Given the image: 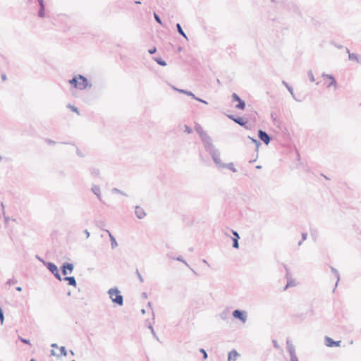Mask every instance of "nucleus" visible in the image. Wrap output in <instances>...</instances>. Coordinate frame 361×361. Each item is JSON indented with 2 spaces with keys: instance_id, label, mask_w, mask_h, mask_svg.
<instances>
[{
  "instance_id": "32",
  "label": "nucleus",
  "mask_w": 361,
  "mask_h": 361,
  "mask_svg": "<svg viewBox=\"0 0 361 361\" xmlns=\"http://www.w3.org/2000/svg\"><path fill=\"white\" fill-rule=\"evenodd\" d=\"M67 108L71 109V111L77 113L78 114H80L79 110H78V109L76 106H75L73 105H71V104H68L67 105Z\"/></svg>"
},
{
  "instance_id": "5",
  "label": "nucleus",
  "mask_w": 361,
  "mask_h": 361,
  "mask_svg": "<svg viewBox=\"0 0 361 361\" xmlns=\"http://www.w3.org/2000/svg\"><path fill=\"white\" fill-rule=\"evenodd\" d=\"M217 159L218 160H216L217 162H214L215 164L216 165V166L221 169H228L229 170H231V171L233 172H236L237 170L234 167V164L233 162H230V163H228V164H224L221 161V159H220V155H218L217 156Z\"/></svg>"
},
{
  "instance_id": "11",
  "label": "nucleus",
  "mask_w": 361,
  "mask_h": 361,
  "mask_svg": "<svg viewBox=\"0 0 361 361\" xmlns=\"http://www.w3.org/2000/svg\"><path fill=\"white\" fill-rule=\"evenodd\" d=\"M235 123L238 124L240 126L243 127L245 129L250 130L251 125L248 124V121L245 119V118L241 116L236 117Z\"/></svg>"
},
{
  "instance_id": "22",
  "label": "nucleus",
  "mask_w": 361,
  "mask_h": 361,
  "mask_svg": "<svg viewBox=\"0 0 361 361\" xmlns=\"http://www.w3.org/2000/svg\"><path fill=\"white\" fill-rule=\"evenodd\" d=\"M239 356H240V354L235 350L233 349L228 353V361H231V360L235 361L237 359V357Z\"/></svg>"
},
{
  "instance_id": "63",
  "label": "nucleus",
  "mask_w": 361,
  "mask_h": 361,
  "mask_svg": "<svg viewBox=\"0 0 361 361\" xmlns=\"http://www.w3.org/2000/svg\"><path fill=\"white\" fill-rule=\"evenodd\" d=\"M51 347H52L54 348H58V345L56 343H52L51 345Z\"/></svg>"
},
{
  "instance_id": "3",
  "label": "nucleus",
  "mask_w": 361,
  "mask_h": 361,
  "mask_svg": "<svg viewBox=\"0 0 361 361\" xmlns=\"http://www.w3.org/2000/svg\"><path fill=\"white\" fill-rule=\"evenodd\" d=\"M108 294L114 303L119 306H122L123 305V297L118 288L114 287L110 288L108 290Z\"/></svg>"
},
{
  "instance_id": "59",
  "label": "nucleus",
  "mask_w": 361,
  "mask_h": 361,
  "mask_svg": "<svg viewBox=\"0 0 361 361\" xmlns=\"http://www.w3.org/2000/svg\"><path fill=\"white\" fill-rule=\"evenodd\" d=\"M84 233H85L87 238L90 237V232L87 229L84 231Z\"/></svg>"
},
{
  "instance_id": "43",
  "label": "nucleus",
  "mask_w": 361,
  "mask_h": 361,
  "mask_svg": "<svg viewBox=\"0 0 361 361\" xmlns=\"http://www.w3.org/2000/svg\"><path fill=\"white\" fill-rule=\"evenodd\" d=\"M16 283H17V281L16 279H10L6 282V283L8 284L9 286L15 284Z\"/></svg>"
},
{
  "instance_id": "33",
  "label": "nucleus",
  "mask_w": 361,
  "mask_h": 361,
  "mask_svg": "<svg viewBox=\"0 0 361 361\" xmlns=\"http://www.w3.org/2000/svg\"><path fill=\"white\" fill-rule=\"evenodd\" d=\"M112 192H114V193H118V194H121L122 195H124V196H127V194L125 193L123 191L116 188H114L112 189Z\"/></svg>"
},
{
  "instance_id": "18",
  "label": "nucleus",
  "mask_w": 361,
  "mask_h": 361,
  "mask_svg": "<svg viewBox=\"0 0 361 361\" xmlns=\"http://www.w3.org/2000/svg\"><path fill=\"white\" fill-rule=\"evenodd\" d=\"M330 269H331V271L332 272V274H334L335 275V276L336 277L335 287L333 289V293H334L336 291V287L338 286V283L340 281V274H339L338 271L336 268H334L333 267H330Z\"/></svg>"
},
{
  "instance_id": "14",
  "label": "nucleus",
  "mask_w": 361,
  "mask_h": 361,
  "mask_svg": "<svg viewBox=\"0 0 361 361\" xmlns=\"http://www.w3.org/2000/svg\"><path fill=\"white\" fill-rule=\"evenodd\" d=\"M39 5V9L37 12L38 17L43 18L45 17V4L44 0H37Z\"/></svg>"
},
{
  "instance_id": "58",
  "label": "nucleus",
  "mask_w": 361,
  "mask_h": 361,
  "mask_svg": "<svg viewBox=\"0 0 361 361\" xmlns=\"http://www.w3.org/2000/svg\"><path fill=\"white\" fill-rule=\"evenodd\" d=\"M167 257L170 259H176V257H174L171 253H168L167 254Z\"/></svg>"
},
{
  "instance_id": "53",
  "label": "nucleus",
  "mask_w": 361,
  "mask_h": 361,
  "mask_svg": "<svg viewBox=\"0 0 361 361\" xmlns=\"http://www.w3.org/2000/svg\"><path fill=\"white\" fill-rule=\"evenodd\" d=\"M4 215V222L6 224H7L10 220V217L9 216H6V214H3Z\"/></svg>"
},
{
  "instance_id": "28",
  "label": "nucleus",
  "mask_w": 361,
  "mask_h": 361,
  "mask_svg": "<svg viewBox=\"0 0 361 361\" xmlns=\"http://www.w3.org/2000/svg\"><path fill=\"white\" fill-rule=\"evenodd\" d=\"M348 59L350 61H356L357 63H360L359 59L356 54L355 53H349Z\"/></svg>"
},
{
  "instance_id": "13",
  "label": "nucleus",
  "mask_w": 361,
  "mask_h": 361,
  "mask_svg": "<svg viewBox=\"0 0 361 361\" xmlns=\"http://www.w3.org/2000/svg\"><path fill=\"white\" fill-rule=\"evenodd\" d=\"M341 341H334L329 336H325V345L328 347H339L341 345Z\"/></svg>"
},
{
  "instance_id": "57",
  "label": "nucleus",
  "mask_w": 361,
  "mask_h": 361,
  "mask_svg": "<svg viewBox=\"0 0 361 361\" xmlns=\"http://www.w3.org/2000/svg\"><path fill=\"white\" fill-rule=\"evenodd\" d=\"M147 327L150 329L151 331H153V330H154L152 324L150 322H149Z\"/></svg>"
},
{
  "instance_id": "56",
  "label": "nucleus",
  "mask_w": 361,
  "mask_h": 361,
  "mask_svg": "<svg viewBox=\"0 0 361 361\" xmlns=\"http://www.w3.org/2000/svg\"><path fill=\"white\" fill-rule=\"evenodd\" d=\"M151 333H152V334L153 337H154V338H156L158 341H159V339L158 336H157V334H156V332L154 331V330H153V331H151Z\"/></svg>"
},
{
  "instance_id": "42",
  "label": "nucleus",
  "mask_w": 361,
  "mask_h": 361,
  "mask_svg": "<svg viewBox=\"0 0 361 361\" xmlns=\"http://www.w3.org/2000/svg\"><path fill=\"white\" fill-rule=\"evenodd\" d=\"M234 49H234V47H233L232 46H231V47H227V49H226V51H227V53H228L229 55H231L232 54H233V53H234Z\"/></svg>"
},
{
  "instance_id": "15",
  "label": "nucleus",
  "mask_w": 361,
  "mask_h": 361,
  "mask_svg": "<svg viewBox=\"0 0 361 361\" xmlns=\"http://www.w3.org/2000/svg\"><path fill=\"white\" fill-rule=\"evenodd\" d=\"M283 267L286 270V276L287 279V284L284 288V290H286L288 287L294 286V284H293V281L292 280V279L289 277L290 271H289V269L288 268L287 265L283 264Z\"/></svg>"
},
{
  "instance_id": "23",
  "label": "nucleus",
  "mask_w": 361,
  "mask_h": 361,
  "mask_svg": "<svg viewBox=\"0 0 361 361\" xmlns=\"http://www.w3.org/2000/svg\"><path fill=\"white\" fill-rule=\"evenodd\" d=\"M176 29H177V32L179 33V35L183 36L187 41H188V36L186 35V34L183 31L180 24V23H176Z\"/></svg>"
},
{
  "instance_id": "36",
  "label": "nucleus",
  "mask_w": 361,
  "mask_h": 361,
  "mask_svg": "<svg viewBox=\"0 0 361 361\" xmlns=\"http://www.w3.org/2000/svg\"><path fill=\"white\" fill-rule=\"evenodd\" d=\"M307 75H308V78L310 79V80L311 82H314L315 81V79H314V75H313V73L311 70H310L308 72H307Z\"/></svg>"
},
{
  "instance_id": "27",
  "label": "nucleus",
  "mask_w": 361,
  "mask_h": 361,
  "mask_svg": "<svg viewBox=\"0 0 361 361\" xmlns=\"http://www.w3.org/2000/svg\"><path fill=\"white\" fill-rule=\"evenodd\" d=\"M248 138H249L250 140H252V142H253L254 144H255V145H256L255 151H256V152H258V150H259V146L261 145V142H260V141H259L258 140H257V139H255V138H253V137H250V136H248Z\"/></svg>"
},
{
  "instance_id": "60",
  "label": "nucleus",
  "mask_w": 361,
  "mask_h": 361,
  "mask_svg": "<svg viewBox=\"0 0 361 361\" xmlns=\"http://www.w3.org/2000/svg\"><path fill=\"white\" fill-rule=\"evenodd\" d=\"M6 78H7V77H6V74L4 73L1 75V79L3 81H5L6 80Z\"/></svg>"
},
{
  "instance_id": "1",
  "label": "nucleus",
  "mask_w": 361,
  "mask_h": 361,
  "mask_svg": "<svg viewBox=\"0 0 361 361\" xmlns=\"http://www.w3.org/2000/svg\"><path fill=\"white\" fill-rule=\"evenodd\" d=\"M200 139L204 145L205 150L210 154L214 162H217V156L220 155V152L213 145L212 137L207 134Z\"/></svg>"
},
{
  "instance_id": "31",
  "label": "nucleus",
  "mask_w": 361,
  "mask_h": 361,
  "mask_svg": "<svg viewBox=\"0 0 361 361\" xmlns=\"http://www.w3.org/2000/svg\"><path fill=\"white\" fill-rule=\"evenodd\" d=\"M282 84L287 88V90H288V92L290 93V94H293V87L289 85V84L286 82L285 80H283L282 81Z\"/></svg>"
},
{
  "instance_id": "52",
  "label": "nucleus",
  "mask_w": 361,
  "mask_h": 361,
  "mask_svg": "<svg viewBox=\"0 0 361 361\" xmlns=\"http://www.w3.org/2000/svg\"><path fill=\"white\" fill-rule=\"evenodd\" d=\"M76 154H78V156H79L80 157H84V154L81 152V151L80 150L79 148H77Z\"/></svg>"
},
{
  "instance_id": "12",
  "label": "nucleus",
  "mask_w": 361,
  "mask_h": 361,
  "mask_svg": "<svg viewBox=\"0 0 361 361\" xmlns=\"http://www.w3.org/2000/svg\"><path fill=\"white\" fill-rule=\"evenodd\" d=\"M322 77L323 78H326L330 80V82H329L327 85H326V87L327 88H329L331 87H334L335 89L337 88V82L334 78V76L333 75H331V74H326V73H323L322 74Z\"/></svg>"
},
{
  "instance_id": "37",
  "label": "nucleus",
  "mask_w": 361,
  "mask_h": 361,
  "mask_svg": "<svg viewBox=\"0 0 361 361\" xmlns=\"http://www.w3.org/2000/svg\"><path fill=\"white\" fill-rule=\"evenodd\" d=\"M60 353H61V355H63V356L67 355V350H66L65 346L60 347Z\"/></svg>"
},
{
  "instance_id": "47",
  "label": "nucleus",
  "mask_w": 361,
  "mask_h": 361,
  "mask_svg": "<svg viewBox=\"0 0 361 361\" xmlns=\"http://www.w3.org/2000/svg\"><path fill=\"white\" fill-rule=\"evenodd\" d=\"M157 51V48L155 47H153L152 48L149 49L148 50V52L149 54H154Z\"/></svg>"
},
{
  "instance_id": "7",
  "label": "nucleus",
  "mask_w": 361,
  "mask_h": 361,
  "mask_svg": "<svg viewBox=\"0 0 361 361\" xmlns=\"http://www.w3.org/2000/svg\"><path fill=\"white\" fill-rule=\"evenodd\" d=\"M286 346L287 350L290 354V361H298V357L295 354V347L290 340H286Z\"/></svg>"
},
{
  "instance_id": "61",
  "label": "nucleus",
  "mask_w": 361,
  "mask_h": 361,
  "mask_svg": "<svg viewBox=\"0 0 361 361\" xmlns=\"http://www.w3.org/2000/svg\"><path fill=\"white\" fill-rule=\"evenodd\" d=\"M142 298H147V293L143 292V293H142Z\"/></svg>"
},
{
  "instance_id": "10",
  "label": "nucleus",
  "mask_w": 361,
  "mask_h": 361,
  "mask_svg": "<svg viewBox=\"0 0 361 361\" xmlns=\"http://www.w3.org/2000/svg\"><path fill=\"white\" fill-rule=\"evenodd\" d=\"M74 269V265L72 263L64 262L61 267V274L65 276L68 274H71Z\"/></svg>"
},
{
  "instance_id": "9",
  "label": "nucleus",
  "mask_w": 361,
  "mask_h": 361,
  "mask_svg": "<svg viewBox=\"0 0 361 361\" xmlns=\"http://www.w3.org/2000/svg\"><path fill=\"white\" fill-rule=\"evenodd\" d=\"M258 137L265 145H269L272 140V137L269 135L266 131L261 129L258 130Z\"/></svg>"
},
{
  "instance_id": "6",
  "label": "nucleus",
  "mask_w": 361,
  "mask_h": 361,
  "mask_svg": "<svg viewBox=\"0 0 361 361\" xmlns=\"http://www.w3.org/2000/svg\"><path fill=\"white\" fill-rule=\"evenodd\" d=\"M232 315L235 319H239L243 323L247 321V314L245 310H235L232 312Z\"/></svg>"
},
{
  "instance_id": "8",
  "label": "nucleus",
  "mask_w": 361,
  "mask_h": 361,
  "mask_svg": "<svg viewBox=\"0 0 361 361\" xmlns=\"http://www.w3.org/2000/svg\"><path fill=\"white\" fill-rule=\"evenodd\" d=\"M232 102H237L238 104L235 106V107L237 109L243 110L246 104L244 100H243L238 94L233 93L231 95Z\"/></svg>"
},
{
  "instance_id": "34",
  "label": "nucleus",
  "mask_w": 361,
  "mask_h": 361,
  "mask_svg": "<svg viewBox=\"0 0 361 361\" xmlns=\"http://www.w3.org/2000/svg\"><path fill=\"white\" fill-rule=\"evenodd\" d=\"M154 18L155 21H156L157 23H159V24H160V25H162V21H161V18H160V17H159V16L157 13H156L155 12L154 13Z\"/></svg>"
},
{
  "instance_id": "25",
  "label": "nucleus",
  "mask_w": 361,
  "mask_h": 361,
  "mask_svg": "<svg viewBox=\"0 0 361 361\" xmlns=\"http://www.w3.org/2000/svg\"><path fill=\"white\" fill-rule=\"evenodd\" d=\"M106 231L109 233V237H110V241H111V246L112 249H114L118 246L117 241L116 240V238L111 235V233L106 230Z\"/></svg>"
},
{
  "instance_id": "51",
  "label": "nucleus",
  "mask_w": 361,
  "mask_h": 361,
  "mask_svg": "<svg viewBox=\"0 0 361 361\" xmlns=\"http://www.w3.org/2000/svg\"><path fill=\"white\" fill-rule=\"evenodd\" d=\"M232 233L233 235H234V238H238V239H240V235L238 234V233L234 230H232Z\"/></svg>"
},
{
  "instance_id": "39",
  "label": "nucleus",
  "mask_w": 361,
  "mask_h": 361,
  "mask_svg": "<svg viewBox=\"0 0 361 361\" xmlns=\"http://www.w3.org/2000/svg\"><path fill=\"white\" fill-rule=\"evenodd\" d=\"M18 339L23 343L25 344H28V345H30V341L29 339H27V338H22L20 336L18 337Z\"/></svg>"
},
{
  "instance_id": "24",
  "label": "nucleus",
  "mask_w": 361,
  "mask_h": 361,
  "mask_svg": "<svg viewBox=\"0 0 361 361\" xmlns=\"http://www.w3.org/2000/svg\"><path fill=\"white\" fill-rule=\"evenodd\" d=\"M173 88L180 93H183V94H185L192 97V98H195V94L191 91H188L187 90L178 89L175 87H173Z\"/></svg>"
},
{
  "instance_id": "17",
  "label": "nucleus",
  "mask_w": 361,
  "mask_h": 361,
  "mask_svg": "<svg viewBox=\"0 0 361 361\" xmlns=\"http://www.w3.org/2000/svg\"><path fill=\"white\" fill-rule=\"evenodd\" d=\"M135 214L139 219H142L146 216L145 210L140 206L135 207Z\"/></svg>"
},
{
  "instance_id": "40",
  "label": "nucleus",
  "mask_w": 361,
  "mask_h": 361,
  "mask_svg": "<svg viewBox=\"0 0 361 361\" xmlns=\"http://www.w3.org/2000/svg\"><path fill=\"white\" fill-rule=\"evenodd\" d=\"M184 128H185L184 131L185 133H187L188 134H190L192 133V129L190 126L185 125Z\"/></svg>"
},
{
  "instance_id": "26",
  "label": "nucleus",
  "mask_w": 361,
  "mask_h": 361,
  "mask_svg": "<svg viewBox=\"0 0 361 361\" xmlns=\"http://www.w3.org/2000/svg\"><path fill=\"white\" fill-rule=\"evenodd\" d=\"M154 60L161 66H166L167 64L166 62L161 57H154Z\"/></svg>"
},
{
  "instance_id": "16",
  "label": "nucleus",
  "mask_w": 361,
  "mask_h": 361,
  "mask_svg": "<svg viewBox=\"0 0 361 361\" xmlns=\"http://www.w3.org/2000/svg\"><path fill=\"white\" fill-rule=\"evenodd\" d=\"M286 6L291 12H293L298 16H301V13L298 7L293 2L288 3Z\"/></svg>"
},
{
  "instance_id": "41",
  "label": "nucleus",
  "mask_w": 361,
  "mask_h": 361,
  "mask_svg": "<svg viewBox=\"0 0 361 361\" xmlns=\"http://www.w3.org/2000/svg\"><path fill=\"white\" fill-rule=\"evenodd\" d=\"M138 279H139V281H140V283H143L144 282V279H143V277L142 276L141 274L139 272L138 269H136V271H135Z\"/></svg>"
},
{
  "instance_id": "20",
  "label": "nucleus",
  "mask_w": 361,
  "mask_h": 361,
  "mask_svg": "<svg viewBox=\"0 0 361 361\" xmlns=\"http://www.w3.org/2000/svg\"><path fill=\"white\" fill-rule=\"evenodd\" d=\"M91 190L92 192L97 196L98 200L102 201L100 187L97 185H93Z\"/></svg>"
},
{
  "instance_id": "38",
  "label": "nucleus",
  "mask_w": 361,
  "mask_h": 361,
  "mask_svg": "<svg viewBox=\"0 0 361 361\" xmlns=\"http://www.w3.org/2000/svg\"><path fill=\"white\" fill-rule=\"evenodd\" d=\"M176 260L183 262L184 264H185L187 267H189V264L187 263L186 261H185L182 256H178L176 257Z\"/></svg>"
},
{
  "instance_id": "21",
  "label": "nucleus",
  "mask_w": 361,
  "mask_h": 361,
  "mask_svg": "<svg viewBox=\"0 0 361 361\" xmlns=\"http://www.w3.org/2000/svg\"><path fill=\"white\" fill-rule=\"evenodd\" d=\"M195 130L197 133L199 135L200 137H202L206 135L207 133L203 130V128L198 123H196L195 126Z\"/></svg>"
},
{
  "instance_id": "44",
  "label": "nucleus",
  "mask_w": 361,
  "mask_h": 361,
  "mask_svg": "<svg viewBox=\"0 0 361 361\" xmlns=\"http://www.w3.org/2000/svg\"><path fill=\"white\" fill-rule=\"evenodd\" d=\"M200 352L203 355V359L207 358V353L204 348H200Z\"/></svg>"
},
{
  "instance_id": "54",
  "label": "nucleus",
  "mask_w": 361,
  "mask_h": 361,
  "mask_svg": "<svg viewBox=\"0 0 361 361\" xmlns=\"http://www.w3.org/2000/svg\"><path fill=\"white\" fill-rule=\"evenodd\" d=\"M302 241H304L307 239V233H302Z\"/></svg>"
},
{
  "instance_id": "62",
  "label": "nucleus",
  "mask_w": 361,
  "mask_h": 361,
  "mask_svg": "<svg viewBox=\"0 0 361 361\" xmlns=\"http://www.w3.org/2000/svg\"><path fill=\"white\" fill-rule=\"evenodd\" d=\"M1 209H2V212H3V214H4L5 213V211H4V204L3 202L1 203Z\"/></svg>"
},
{
  "instance_id": "2",
  "label": "nucleus",
  "mask_w": 361,
  "mask_h": 361,
  "mask_svg": "<svg viewBox=\"0 0 361 361\" xmlns=\"http://www.w3.org/2000/svg\"><path fill=\"white\" fill-rule=\"evenodd\" d=\"M68 82L75 88L80 90L92 87V84L88 81L87 78L80 74L75 75L72 79L69 80Z\"/></svg>"
},
{
  "instance_id": "48",
  "label": "nucleus",
  "mask_w": 361,
  "mask_h": 361,
  "mask_svg": "<svg viewBox=\"0 0 361 361\" xmlns=\"http://www.w3.org/2000/svg\"><path fill=\"white\" fill-rule=\"evenodd\" d=\"M272 343H273V346L276 348V349H279L280 348V346L278 344V342L276 340H273L272 341Z\"/></svg>"
},
{
  "instance_id": "50",
  "label": "nucleus",
  "mask_w": 361,
  "mask_h": 361,
  "mask_svg": "<svg viewBox=\"0 0 361 361\" xmlns=\"http://www.w3.org/2000/svg\"><path fill=\"white\" fill-rule=\"evenodd\" d=\"M193 99L197 100V101H198V102H202V103L207 104V102L205 100H204L202 99H200V98L196 97L195 95V98H193Z\"/></svg>"
},
{
  "instance_id": "64",
  "label": "nucleus",
  "mask_w": 361,
  "mask_h": 361,
  "mask_svg": "<svg viewBox=\"0 0 361 361\" xmlns=\"http://www.w3.org/2000/svg\"><path fill=\"white\" fill-rule=\"evenodd\" d=\"M16 290L18 292H20L22 290V288L20 286H18L16 288Z\"/></svg>"
},
{
  "instance_id": "19",
  "label": "nucleus",
  "mask_w": 361,
  "mask_h": 361,
  "mask_svg": "<svg viewBox=\"0 0 361 361\" xmlns=\"http://www.w3.org/2000/svg\"><path fill=\"white\" fill-rule=\"evenodd\" d=\"M62 281H66L68 282V285L73 286L74 287H76L77 282L74 276H65L63 278H62Z\"/></svg>"
},
{
  "instance_id": "4",
  "label": "nucleus",
  "mask_w": 361,
  "mask_h": 361,
  "mask_svg": "<svg viewBox=\"0 0 361 361\" xmlns=\"http://www.w3.org/2000/svg\"><path fill=\"white\" fill-rule=\"evenodd\" d=\"M42 262L57 280L60 281H62V277L59 273V270L54 263L47 262L45 260H42Z\"/></svg>"
},
{
  "instance_id": "55",
  "label": "nucleus",
  "mask_w": 361,
  "mask_h": 361,
  "mask_svg": "<svg viewBox=\"0 0 361 361\" xmlns=\"http://www.w3.org/2000/svg\"><path fill=\"white\" fill-rule=\"evenodd\" d=\"M46 142L49 144V145H54L56 143L55 141L51 140V139H47L46 140Z\"/></svg>"
},
{
  "instance_id": "29",
  "label": "nucleus",
  "mask_w": 361,
  "mask_h": 361,
  "mask_svg": "<svg viewBox=\"0 0 361 361\" xmlns=\"http://www.w3.org/2000/svg\"><path fill=\"white\" fill-rule=\"evenodd\" d=\"M228 314L229 312L228 310H224L220 313L219 317L222 320H226L228 317Z\"/></svg>"
},
{
  "instance_id": "46",
  "label": "nucleus",
  "mask_w": 361,
  "mask_h": 361,
  "mask_svg": "<svg viewBox=\"0 0 361 361\" xmlns=\"http://www.w3.org/2000/svg\"><path fill=\"white\" fill-rule=\"evenodd\" d=\"M331 44L332 45H334L335 47H336V48H338V49H343V45L338 44H337V43H336V42H331Z\"/></svg>"
},
{
  "instance_id": "49",
  "label": "nucleus",
  "mask_w": 361,
  "mask_h": 361,
  "mask_svg": "<svg viewBox=\"0 0 361 361\" xmlns=\"http://www.w3.org/2000/svg\"><path fill=\"white\" fill-rule=\"evenodd\" d=\"M227 117H228L229 119H231V120L233 121L234 122H235V121H236L235 119H236V117H237V116H235V115H233V114H228V115H227Z\"/></svg>"
},
{
  "instance_id": "30",
  "label": "nucleus",
  "mask_w": 361,
  "mask_h": 361,
  "mask_svg": "<svg viewBox=\"0 0 361 361\" xmlns=\"http://www.w3.org/2000/svg\"><path fill=\"white\" fill-rule=\"evenodd\" d=\"M90 173L94 177H97L99 175V171L98 169L96 168H91L90 169Z\"/></svg>"
},
{
  "instance_id": "35",
  "label": "nucleus",
  "mask_w": 361,
  "mask_h": 361,
  "mask_svg": "<svg viewBox=\"0 0 361 361\" xmlns=\"http://www.w3.org/2000/svg\"><path fill=\"white\" fill-rule=\"evenodd\" d=\"M238 238H233V248H235V249H238L239 248V243H238Z\"/></svg>"
},
{
  "instance_id": "45",
  "label": "nucleus",
  "mask_w": 361,
  "mask_h": 361,
  "mask_svg": "<svg viewBox=\"0 0 361 361\" xmlns=\"http://www.w3.org/2000/svg\"><path fill=\"white\" fill-rule=\"evenodd\" d=\"M4 319V311H3L2 308L0 307V321H1V324L3 323Z\"/></svg>"
}]
</instances>
